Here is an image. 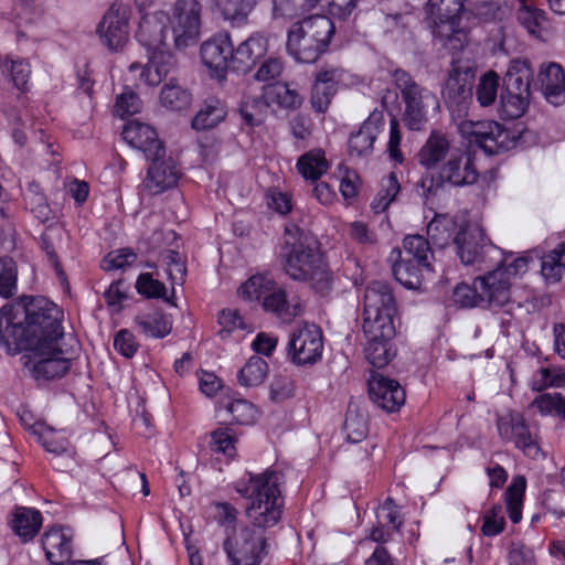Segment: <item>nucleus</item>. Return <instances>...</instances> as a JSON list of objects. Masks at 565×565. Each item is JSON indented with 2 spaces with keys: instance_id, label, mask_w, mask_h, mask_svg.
<instances>
[{
  "instance_id": "obj_12",
  "label": "nucleus",
  "mask_w": 565,
  "mask_h": 565,
  "mask_svg": "<svg viewBox=\"0 0 565 565\" xmlns=\"http://www.w3.org/2000/svg\"><path fill=\"white\" fill-rule=\"evenodd\" d=\"M288 355L298 365L315 364L321 359L323 335L315 323H303L296 328L288 341Z\"/></svg>"
},
{
  "instance_id": "obj_40",
  "label": "nucleus",
  "mask_w": 565,
  "mask_h": 565,
  "mask_svg": "<svg viewBox=\"0 0 565 565\" xmlns=\"http://www.w3.org/2000/svg\"><path fill=\"white\" fill-rule=\"evenodd\" d=\"M32 430L46 451L60 456L71 450V444L67 437L46 424L35 423L32 426Z\"/></svg>"
},
{
  "instance_id": "obj_9",
  "label": "nucleus",
  "mask_w": 565,
  "mask_h": 565,
  "mask_svg": "<svg viewBox=\"0 0 565 565\" xmlns=\"http://www.w3.org/2000/svg\"><path fill=\"white\" fill-rule=\"evenodd\" d=\"M458 129L462 137L482 148L488 154H499L513 149L518 143L514 132L493 120H461Z\"/></svg>"
},
{
  "instance_id": "obj_7",
  "label": "nucleus",
  "mask_w": 565,
  "mask_h": 565,
  "mask_svg": "<svg viewBox=\"0 0 565 565\" xmlns=\"http://www.w3.org/2000/svg\"><path fill=\"white\" fill-rule=\"evenodd\" d=\"M392 77L405 105L402 116L404 125L409 130H422L428 121V109L439 107L438 97L402 68L394 70Z\"/></svg>"
},
{
  "instance_id": "obj_60",
  "label": "nucleus",
  "mask_w": 565,
  "mask_h": 565,
  "mask_svg": "<svg viewBox=\"0 0 565 565\" xmlns=\"http://www.w3.org/2000/svg\"><path fill=\"white\" fill-rule=\"evenodd\" d=\"M525 482L521 480L519 483L516 480L505 491V503L509 512V518L513 523H519L522 518V500L524 493Z\"/></svg>"
},
{
  "instance_id": "obj_4",
  "label": "nucleus",
  "mask_w": 565,
  "mask_h": 565,
  "mask_svg": "<svg viewBox=\"0 0 565 565\" xmlns=\"http://www.w3.org/2000/svg\"><path fill=\"white\" fill-rule=\"evenodd\" d=\"M333 33L334 25L328 17H308L290 26L287 51L297 62L313 63L327 51Z\"/></svg>"
},
{
  "instance_id": "obj_47",
  "label": "nucleus",
  "mask_w": 565,
  "mask_h": 565,
  "mask_svg": "<svg viewBox=\"0 0 565 565\" xmlns=\"http://www.w3.org/2000/svg\"><path fill=\"white\" fill-rule=\"evenodd\" d=\"M222 17L233 24H243L256 6V0H214Z\"/></svg>"
},
{
  "instance_id": "obj_6",
  "label": "nucleus",
  "mask_w": 565,
  "mask_h": 565,
  "mask_svg": "<svg viewBox=\"0 0 565 565\" xmlns=\"http://www.w3.org/2000/svg\"><path fill=\"white\" fill-rule=\"evenodd\" d=\"M466 0H428L425 12L436 40L451 54L462 51L467 33L460 28Z\"/></svg>"
},
{
  "instance_id": "obj_29",
  "label": "nucleus",
  "mask_w": 565,
  "mask_h": 565,
  "mask_svg": "<svg viewBox=\"0 0 565 565\" xmlns=\"http://www.w3.org/2000/svg\"><path fill=\"white\" fill-rule=\"evenodd\" d=\"M384 126V116L381 111H373L356 132L349 139V153L351 157H365L373 150V143Z\"/></svg>"
},
{
  "instance_id": "obj_41",
  "label": "nucleus",
  "mask_w": 565,
  "mask_h": 565,
  "mask_svg": "<svg viewBox=\"0 0 565 565\" xmlns=\"http://www.w3.org/2000/svg\"><path fill=\"white\" fill-rule=\"evenodd\" d=\"M297 170L306 180L317 181L329 169V163L321 149H313L300 156Z\"/></svg>"
},
{
  "instance_id": "obj_45",
  "label": "nucleus",
  "mask_w": 565,
  "mask_h": 565,
  "mask_svg": "<svg viewBox=\"0 0 565 565\" xmlns=\"http://www.w3.org/2000/svg\"><path fill=\"white\" fill-rule=\"evenodd\" d=\"M192 103L191 93L180 86L174 79L164 84L160 93V104L172 111H181L190 107Z\"/></svg>"
},
{
  "instance_id": "obj_15",
  "label": "nucleus",
  "mask_w": 565,
  "mask_h": 565,
  "mask_svg": "<svg viewBox=\"0 0 565 565\" xmlns=\"http://www.w3.org/2000/svg\"><path fill=\"white\" fill-rule=\"evenodd\" d=\"M457 255L465 265L484 263L486 257L491 254L502 255L501 249L492 245L484 231L479 226L460 227V232L455 236Z\"/></svg>"
},
{
  "instance_id": "obj_42",
  "label": "nucleus",
  "mask_w": 565,
  "mask_h": 565,
  "mask_svg": "<svg viewBox=\"0 0 565 565\" xmlns=\"http://www.w3.org/2000/svg\"><path fill=\"white\" fill-rule=\"evenodd\" d=\"M403 256L416 260L424 265L425 269L433 270L429 259L433 258V252L429 239L423 235H407L403 241Z\"/></svg>"
},
{
  "instance_id": "obj_26",
  "label": "nucleus",
  "mask_w": 565,
  "mask_h": 565,
  "mask_svg": "<svg viewBox=\"0 0 565 565\" xmlns=\"http://www.w3.org/2000/svg\"><path fill=\"white\" fill-rule=\"evenodd\" d=\"M536 84L550 104L558 106L565 102V72L561 64L543 63L537 73Z\"/></svg>"
},
{
  "instance_id": "obj_33",
  "label": "nucleus",
  "mask_w": 565,
  "mask_h": 565,
  "mask_svg": "<svg viewBox=\"0 0 565 565\" xmlns=\"http://www.w3.org/2000/svg\"><path fill=\"white\" fill-rule=\"evenodd\" d=\"M392 264V273L395 279L408 289H415L420 286L422 270L424 265H419L416 260L403 256L401 249H393L390 255Z\"/></svg>"
},
{
  "instance_id": "obj_18",
  "label": "nucleus",
  "mask_w": 565,
  "mask_h": 565,
  "mask_svg": "<svg viewBox=\"0 0 565 565\" xmlns=\"http://www.w3.org/2000/svg\"><path fill=\"white\" fill-rule=\"evenodd\" d=\"M201 58L212 75L222 79L234 71V45L228 33H217L201 45Z\"/></svg>"
},
{
  "instance_id": "obj_64",
  "label": "nucleus",
  "mask_w": 565,
  "mask_h": 565,
  "mask_svg": "<svg viewBox=\"0 0 565 565\" xmlns=\"http://www.w3.org/2000/svg\"><path fill=\"white\" fill-rule=\"evenodd\" d=\"M481 532L484 536H495L504 530L505 521L501 505H494L483 515Z\"/></svg>"
},
{
  "instance_id": "obj_39",
  "label": "nucleus",
  "mask_w": 565,
  "mask_h": 565,
  "mask_svg": "<svg viewBox=\"0 0 565 565\" xmlns=\"http://www.w3.org/2000/svg\"><path fill=\"white\" fill-rule=\"evenodd\" d=\"M278 282L268 274H256L249 277L238 289V294L247 301H256L260 306Z\"/></svg>"
},
{
  "instance_id": "obj_19",
  "label": "nucleus",
  "mask_w": 565,
  "mask_h": 565,
  "mask_svg": "<svg viewBox=\"0 0 565 565\" xmlns=\"http://www.w3.org/2000/svg\"><path fill=\"white\" fill-rule=\"evenodd\" d=\"M170 17L166 11L158 10L143 13L136 31L137 41L148 51L168 49Z\"/></svg>"
},
{
  "instance_id": "obj_52",
  "label": "nucleus",
  "mask_w": 565,
  "mask_h": 565,
  "mask_svg": "<svg viewBox=\"0 0 565 565\" xmlns=\"http://www.w3.org/2000/svg\"><path fill=\"white\" fill-rule=\"evenodd\" d=\"M24 201L39 221L44 223L52 218V210L39 184L32 183L28 186L24 192Z\"/></svg>"
},
{
  "instance_id": "obj_5",
  "label": "nucleus",
  "mask_w": 565,
  "mask_h": 565,
  "mask_svg": "<svg viewBox=\"0 0 565 565\" xmlns=\"http://www.w3.org/2000/svg\"><path fill=\"white\" fill-rule=\"evenodd\" d=\"M479 178L473 156L461 149H454L439 167L437 174L425 173L416 183L417 193L425 200L435 196L445 185L463 186L473 184Z\"/></svg>"
},
{
  "instance_id": "obj_38",
  "label": "nucleus",
  "mask_w": 565,
  "mask_h": 565,
  "mask_svg": "<svg viewBox=\"0 0 565 565\" xmlns=\"http://www.w3.org/2000/svg\"><path fill=\"white\" fill-rule=\"evenodd\" d=\"M459 232L458 224L447 215H436L427 225L429 242L440 248L455 244V236Z\"/></svg>"
},
{
  "instance_id": "obj_56",
  "label": "nucleus",
  "mask_w": 565,
  "mask_h": 565,
  "mask_svg": "<svg viewBox=\"0 0 565 565\" xmlns=\"http://www.w3.org/2000/svg\"><path fill=\"white\" fill-rule=\"evenodd\" d=\"M530 95L514 94L505 89L501 94V108L505 117L514 119L524 114L529 105Z\"/></svg>"
},
{
  "instance_id": "obj_13",
  "label": "nucleus",
  "mask_w": 565,
  "mask_h": 565,
  "mask_svg": "<svg viewBox=\"0 0 565 565\" xmlns=\"http://www.w3.org/2000/svg\"><path fill=\"white\" fill-rule=\"evenodd\" d=\"M473 74L469 68L461 71L452 64L448 78L441 90L443 98L452 117L463 118L472 98Z\"/></svg>"
},
{
  "instance_id": "obj_17",
  "label": "nucleus",
  "mask_w": 565,
  "mask_h": 565,
  "mask_svg": "<svg viewBox=\"0 0 565 565\" xmlns=\"http://www.w3.org/2000/svg\"><path fill=\"white\" fill-rule=\"evenodd\" d=\"M130 17V8L121 2H114L103 17L98 31L110 51L121 50L127 44Z\"/></svg>"
},
{
  "instance_id": "obj_25",
  "label": "nucleus",
  "mask_w": 565,
  "mask_h": 565,
  "mask_svg": "<svg viewBox=\"0 0 565 565\" xmlns=\"http://www.w3.org/2000/svg\"><path fill=\"white\" fill-rule=\"evenodd\" d=\"M42 545L52 565H65L73 555V532L68 527L53 526L43 533Z\"/></svg>"
},
{
  "instance_id": "obj_54",
  "label": "nucleus",
  "mask_w": 565,
  "mask_h": 565,
  "mask_svg": "<svg viewBox=\"0 0 565 565\" xmlns=\"http://www.w3.org/2000/svg\"><path fill=\"white\" fill-rule=\"evenodd\" d=\"M499 88V76L494 72H488L481 76L477 89L476 97L480 106L488 107L497 100Z\"/></svg>"
},
{
  "instance_id": "obj_59",
  "label": "nucleus",
  "mask_w": 565,
  "mask_h": 565,
  "mask_svg": "<svg viewBox=\"0 0 565 565\" xmlns=\"http://www.w3.org/2000/svg\"><path fill=\"white\" fill-rule=\"evenodd\" d=\"M454 300L461 307H484L481 290L477 287V278H475L472 286L459 284L454 290Z\"/></svg>"
},
{
  "instance_id": "obj_21",
  "label": "nucleus",
  "mask_w": 565,
  "mask_h": 565,
  "mask_svg": "<svg viewBox=\"0 0 565 565\" xmlns=\"http://www.w3.org/2000/svg\"><path fill=\"white\" fill-rule=\"evenodd\" d=\"M512 282L502 268H495L483 276L477 277V287L480 288L483 305L490 309H500L511 299Z\"/></svg>"
},
{
  "instance_id": "obj_1",
  "label": "nucleus",
  "mask_w": 565,
  "mask_h": 565,
  "mask_svg": "<svg viewBox=\"0 0 565 565\" xmlns=\"http://www.w3.org/2000/svg\"><path fill=\"white\" fill-rule=\"evenodd\" d=\"M63 311L44 297L24 296L0 308V348L10 356L24 352L23 366L35 381L63 377L72 366L60 341Z\"/></svg>"
},
{
  "instance_id": "obj_22",
  "label": "nucleus",
  "mask_w": 565,
  "mask_h": 565,
  "mask_svg": "<svg viewBox=\"0 0 565 565\" xmlns=\"http://www.w3.org/2000/svg\"><path fill=\"white\" fill-rule=\"evenodd\" d=\"M369 395L375 405L386 412L398 411L406 396L397 381L379 373L372 374L369 380Z\"/></svg>"
},
{
  "instance_id": "obj_23",
  "label": "nucleus",
  "mask_w": 565,
  "mask_h": 565,
  "mask_svg": "<svg viewBox=\"0 0 565 565\" xmlns=\"http://www.w3.org/2000/svg\"><path fill=\"white\" fill-rule=\"evenodd\" d=\"M260 307L284 323H290L303 312L301 299L298 296L290 297L279 284L267 295Z\"/></svg>"
},
{
  "instance_id": "obj_57",
  "label": "nucleus",
  "mask_w": 565,
  "mask_h": 565,
  "mask_svg": "<svg viewBox=\"0 0 565 565\" xmlns=\"http://www.w3.org/2000/svg\"><path fill=\"white\" fill-rule=\"evenodd\" d=\"M3 72H8L14 86L21 90L28 89L26 85L31 75V66L23 58H7L3 64Z\"/></svg>"
},
{
  "instance_id": "obj_14",
  "label": "nucleus",
  "mask_w": 565,
  "mask_h": 565,
  "mask_svg": "<svg viewBox=\"0 0 565 565\" xmlns=\"http://www.w3.org/2000/svg\"><path fill=\"white\" fill-rule=\"evenodd\" d=\"M497 429L503 441L513 443L525 456L535 458L539 455L540 447L536 438L521 413L510 411L498 416Z\"/></svg>"
},
{
  "instance_id": "obj_61",
  "label": "nucleus",
  "mask_w": 565,
  "mask_h": 565,
  "mask_svg": "<svg viewBox=\"0 0 565 565\" xmlns=\"http://www.w3.org/2000/svg\"><path fill=\"white\" fill-rule=\"evenodd\" d=\"M162 260L167 266V274L171 284H183L186 267L180 253L172 249L166 250L162 254Z\"/></svg>"
},
{
  "instance_id": "obj_51",
  "label": "nucleus",
  "mask_w": 565,
  "mask_h": 565,
  "mask_svg": "<svg viewBox=\"0 0 565 565\" xmlns=\"http://www.w3.org/2000/svg\"><path fill=\"white\" fill-rule=\"evenodd\" d=\"M226 117V109L222 103L215 100L205 104L194 116L192 127L195 130L212 129Z\"/></svg>"
},
{
  "instance_id": "obj_55",
  "label": "nucleus",
  "mask_w": 565,
  "mask_h": 565,
  "mask_svg": "<svg viewBox=\"0 0 565 565\" xmlns=\"http://www.w3.org/2000/svg\"><path fill=\"white\" fill-rule=\"evenodd\" d=\"M137 291L146 298H162L174 306L171 298L167 296V288L163 282L154 279L150 273L140 274L136 281Z\"/></svg>"
},
{
  "instance_id": "obj_48",
  "label": "nucleus",
  "mask_w": 565,
  "mask_h": 565,
  "mask_svg": "<svg viewBox=\"0 0 565 565\" xmlns=\"http://www.w3.org/2000/svg\"><path fill=\"white\" fill-rule=\"evenodd\" d=\"M565 256V242L545 254L541 258V274L547 284H556L561 280L565 270L562 258Z\"/></svg>"
},
{
  "instance_id": "obj_16",
  "label": "nucleus",
  "mask_w": 565,
  "mask_h": 565,
  "mask_svg": "<svg viewBox=\"0 0 565 565\" xmlns=\"http://www.w3.org/2000/svg\"><path fill=\"white\" fill-rule=\"evenodd\" d=\"M148 160L150 164L147 175L140 184L142 192L157 195L177 185L181 171L175 160L167 156L166 150L162 151V154H156Z\"/></svg>"
},
{
  "instance_id": "obj_34",
  "label": "nucleus",
  "mask_w": 565,
  "mask_h": 565,
  "mask_svg": "<svg viewBox=\"0 0 565 565\" xmlns=\"http://www.w3.org/2000/svg\"><path fill=\"white\" fill-rule=\"evenodd\" d=\"M452 150L444 135L431 132L417 154L418 162L426 169L438 168Z\"/></svg>"
},
{
  "instance_id": "obj_35",
  "label": "nucleus",
  "mask_w": 565,
  "mask_h": 565,
  "mask_svg": "<svg viewBox=\"0 0 565 565\" xmlns=\"http://www.w3.org/2000/svg\"><path fill=\"white\" fill-rule=\"evenodd\" d=\"M533 70L526 60H513L504 76V89L514 94L531 95Z\"/></svg>"
},
{
  "instance_id": "obj_24",
  "label": "nucleus",
  "mask_w": 565,
  "mask_h": 565,
  "mask_svg": "<svg viewBox=\"0 0 565 565\" xmlns=\"http://www.w3.org/2000/svg\"><path fill=\"white\" fill-rule=\"evenodd\" d=\"M121 135L124 140L132 148L141 151L147 160L156 154H162V151L166 150L157 131L150 125L136 120L129 121Z\"/></svg>"
},
{
  "instance_id": "obj_50",
  "label": "nucleus",
  "mask_w": 565,
  "mask_h": 565,
  "mask_svg": "<svg viewBox=\"0 0 565 565\" xmlns=\"http://www.w3.org/2000/svg\"><path fill=\"white\" fill-rule=\"evenodd\" d=\"M218 409L224 411L232 417L233 423L239 425H249L256 417V408L244 398L223 399L220 402Z\"/></svg>"
},
{
  "instance_id": "obj_8",
  "label": "nucleus",
  "mask_w": 565,
  "mask_h": 565,
  "mask_svg": "<svg viewBox=\"0 0 565 565\" xmlns=\"http://www.w3.org/2000/svg\"><path fill=\"white\" fill-rule=\"evenodd\" d=\"M363 326L370 333L395 334L394 318L397 312L396 300L388 282L382 280L371 281L363 298Z\"/></svg>"
},
{
  "instance_id": "obj_3",
  "label": "nucleus",
  "mask_w": 565,
  "mask_h": 565,
  "mask_svg": "<svg viewBox=\"0 0 565 565\" xmlns=\"http://www.w3.org/2000/svg\"><path fill=\"white\" fill-rule=\"evenodd\" d=\"M285 476L281 471L267 469L262 473L248 472L247 482H237L236 491L249 498L246 509L252 526L264 532L276 525L282 514L284 500L281 486Z\"/></svg>"
},
{
  "instance_id": "obj_63",
  "label": "nucleus",
  "mask_w": 565,
  "mask_h": 565,
  "mask_svg": "<svg viewBox=\"0 0 565 565\" xmlns=\"http://www.w3.org/2000/svg\"><path fill=\"white\" fill-rule=\"evenodd\" d=\"M141 108L139 96L129 87H125L116 98L115 114L121 118L137 114Z\"/></svg>"
},
{
  "instance_id": "obj_53",
  "label": "nucleus",
  "mask_w": 565,
  "mask_h": 565,
  "mask_svg": "<svg viewBox=\"0 0 565 565\" xmlns=\"http://www.w3.org/2000/svg\"><path fill=\"white\" fill-rule=\"evenodd\" d=\"M541 415H555L565 419V397L561 393H543L536 396L532 404Z\"/></svg>"
},
{
  "instance_id": "obj_43",
  "label": "nucleus",
  "mask_w": 565,
  "mask_h": 565,
  "mask_svg": "<svg viewBox=\"0 0 565 565\" xmlns=\"http://www.w3.org/2000/svg\"><path fill=\"white\" fill-rule=\"evenodd\" d=\"M237 436L233 429L221 427L211 433L210 449L213 454L220 455L226 462L237 456Z\"/></svg>"
},
{
  "instance_id": "obj_32",
  "label": "nucleus",
  "mask_w": 565,
  "mask_h": 565,
  "mask_svg": "<svg viewBox=\"0 0 565 565\" xmlns=\"http://www.w3.org/2000/svg\"><path fill=\"white\" fill-rule=\"evenodd\" d=\"M363 331L367 338V344L365 348L366 360L376 369L384 367L395 355V351L391 343L395 334H382L380 333L381 330L373 334L369 332L366 326H363Z\"/></svg>"
},
{
  "instance_id": "obj_37",
  "label": "nucleus",
  "mask_w": 565,
  "mask_h": 565,
  "mask_svg": "<svg viewBox=\"0 0 565 565\" xmlns=\"http://www.w3.org/2000/svg\"><path fill=\"white\" fill-rule=\"evenodd\" d=\"M263 88L264 96L267 98L269 106L277 105L285 110H296L300 108L303 103L300 93L291 88L287 83L278 82L276 84H268Z\"/></svg>"
},
{
  "instance_id": "obj_49",
  "label": "nucleus",
  "mask_w": 565,
  "mask_h": 565,
  "mask_svg": "<svg viewBox=\"0 0 565 565\" xmlns=\"http://www.w3.org/2000/svg\"><path fill=\"white\" fill-rule=\"evenodd\" d=\"M268 374V364L260 356L254 355L248 359L237 374L239 385L254 387L260 385Z\"/></svg>"
},
{
  "instance_id": "obj_36",
  "label": "nucleus",
  "mask_w": 565,
  "mask_h": 565,
  "mask_svg": "<svg viewBox=\"0 0 565 565\" xmlns=\"http://www.w3.org/2000/svg\"><path fill=\"white\" fill-rule=\"evenodd\" d=\"M135 322L146 337L162 339L172 330V321L169 316L158 309L140 312Z\"/></svg>"
},
{
  "instance_id": "obj_58",
  "label": "nucleus",
  "mask_w": 565,
  "mask_h": 565,
  "mask_svg": "<svg viewBox=\"0 0 565 565\" xmlns=\"http://www.w3.org/2000/svg\"><path fill=\"white\" fill-rule=\"evenodd\" d=\"M17 266L12 258H0V296L10 298L17 291Z\"/></svg>"
},
{
  "instance_id": "obj_30",
  "label": "nucleus",
  "mask_w": 565,
  "mask_h": 565,
  "mask_svg": "<svg viewBox=\"0 0 565 565\" xmlns=\"http://www.w3.org/2000/svg\"><path fill=\"white\" fill-rule=\"evenodd\" d=\"M43 518L35 508L17 507L9 522L11 530L23 543L32 541L42 527Z\"/></svg>"
},
{
  "instance_id": "obj_27",
  "label": "nucleus",
  "mask_w": 565,
  "mask_h": 565,
  "mask_svg": "<svg viewBox=\"0 0 565 565\" xmlns=\"http://www.w3.org/2000/svg\"><path fill=\"white\" fill-rule=\"evenodd\" d=\"M515 19L518 23L527 32V34L540 41H546L551 32V24L547 13L530 0H515Z\"/></svg>"
},
{
  "instance_id": "obj_31",
  "label": "nucleus",
  "mask_w": 565,
  "mask_h": 565,
  "mask_svg": "<svg viewBox=\"0 0 565 565\" xmlns=\"http://www.w3.org/2000/svg\"><path fill=\"white\" fill-rule=\"evenodd\" d=\"M266 51L267 39L259 33L250 35L234 50V72H247Z\"/></svg>"
},
{
  "instance_id": "obj_28",
  "label": "nucleus",
  "mask_w": 565,
  "mask_h": 565,
  "mask_svg": "<svg viewBox=\"0 0 565 565\" xmlns=\"http://www.w3.org/2000/svg\"><path fill=\"white\" fill-rule=\"evenodd\" d=\"M341 68H328L317 73L312 86L310 104L315 111L326 113L337 94L338 84L342 79Z\"/></svg>"
},
{
  "instance_id": "obj_20",
  "label": "nucleus",
  "mask_w": 565,
  "mask_h": 565,
  "mask_svg": "<svg viewBox=\"0 0 565 565\" xmlns=\"http://www.w3.org/2000/svg\"><path fill=\"white\" fill-rule=\"evenodd\" d=\"M149 61L146 65L132 63L129 72L134 76L139 73V77L149 86L159 85L177 66L174 55L168 49L148 51Z\"/></svg>"
},
{
  "instance_id": "obj_46",
  "label": "nucleus",
  "mask_w": 565,
  "mask_h": 565,
  "mask_svg": "<svg viewBox=\"0 0 565 565\" xmlns=\"http://www.w3.org/2000/svg\"><path fill=\"white\" fill-rule=\"evenodd\" d=\"M343 430L347 440L353 444L362 441L367 436V416L359 406L353 404L349 405Z\"/></svg>"
},
{
  "instance_id": "obj_11",
  "label": "nucleus",
  "mask_w": 565,
  "mask_h": 565,
  "mask_svg": "<svg viewBox=\"0 0 565 565\" xmlns=\"http://www.w3.org/2000/svg\"><path fill=\"white\" fill-rule=\"evenodd\" d=\"M202 7L198 0H177L169 28L173 45L185 49L194 43L201 29Z\"/></svg>"
},
{
  "instance_id": "obj_10",
  "label": "nucleus",
  "mask_w": 565,
  "mask_h": 565,
  "mask_svg": "<svg viewBox=\"0 0 565 565\" xmlns=\"http://www.w3.org/2000/svg\"><path fill=\"white\" fill-rule=\"evenodd\" d=\"M267 537L265 532L243 526L224 541L226 552L233 565H258L266 555Z\"/></svg>"
},
{
  "instance_id": "obj_62",
  "label": "nucleus",
  "mask_w": 565,
  "mask_h": 565,
  "mask_svg": "<svg viewBox=\"0 0 565 565\" xmlns=\"http://www.w3.org/2000/svg\"><path fill=\"white\" fill-rule=\"evenodd\" d=\"M376 521L379 524L390 525L392 530L399 531L403 521L401 519L399 509L392 498H386L377 508Z\"/></svg>"
},
{
  "instance_id": "obj_2",
  "label": "nucleus",
  "mask_w": 565,
  "mask_h": 565,
  "mask_svg": "<svg viewBox=\"0 0 565 565\" xmlns=\"http://www.w3.org/2000/svg\"><path fill=\"white\" fill-rule=\"evenodd\" d=\"M284 270L294 280L306 281L322 295L331 289V271L317 243L297 226L286 227Z\"/></svg>"
},
{
  "instance_id": "obj_44",
  "label": "nucleus",
  "mask_w": 565,
  "mask_h": 565,
  "mask_svg": "<svg viewBox=\"0 0 565 565\" xmlns=\"http://www.w3.org/2000/svg\"><path fill=\"white\" fill-rule=\"evenodd\" d=\"M268 107L264 93L260 96L246 95L241 102L239 114L247 126L257 127L264 122Z\"/></svg>"
}]
</instances>
